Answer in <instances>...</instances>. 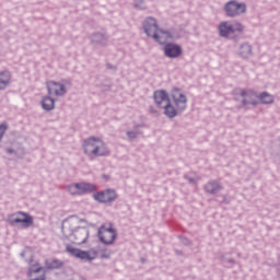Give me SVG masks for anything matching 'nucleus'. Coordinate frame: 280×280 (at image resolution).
I'll return each mask as SVG.
<instances>
[{
    "label": "nucleus",
    "mask_w": 280,
    "mask_h": 280,
    "mask_svg": "<svg viewBox=\"0 0 280 280\" xmlns=\"http://www.w3.org/2000/svg\"><path fill=\"white\" fill-rule=\"evenodd\" d=\"M143 30L145 34L151 36L160 45H165L170 38H172V33L170 31H163L159 28L156 20L153 18H148L143 23Z\"/></svg>",
    "instance_id": "nucleus-1"
},
{
    "label": "nucleus",
    "mask_w": 280,
    "mask_h": 280,
    "mask_svg": "<svg viewBox=\"0 0 280 280\" xmlns=\"http://www.w3.org/2000/svg\"><path fill=\"white\" fill-rule=\"evenodd\" d=\"M93 198L94 200H96V202L106 205L108 202H114V200H117V192L113 189H105L94 194Z\"/></svg>",
    "instance_id": "nucleus-10"
},
{
    "label": "nucleus",
    "mask_w": 280,
    "mask_h": 280,
    "mask_svg": "<svg viewBox=\"0 0 280 280\" xmlns=\"http://www.w3.org/2000/svg\"><path fill=\"white\" fill-rule=\"evenodd\" d=\"M45 266L48 270H58V268H62L65 264L59 259H50L45 261Z\"/></svg>",
    "instance_id": "nucleus-18"
},
{
    "label": "nucleus",
    "mask_w": 280,
    "mask_h": 280,
    "mask_svg": "<svg viewBox=\"0 0 280 280\" xmlns=\"http://www.w3.org/2000/svg\"><path fill=\"white\" fill-rule=\"evenodd\" d=\"M72 235L77 244H84L86 243V240H89V230L85 228H78L77 230H72Z\"/></svg>",
    "instance_id": "nucleus-15"
},
{
    "label": "nucleus",
    "mask_w": 280,
    "mask_h": 280,
    "mask_svg": "<svg viewBox=\"0 0 280 280\" xmlns=\"http://www.w3.org/2000/svg\"><path fill=\"white\" fill-rule=\"evenodd\" d=\"M83 152L88 156H108L110 150L106 147V143L102 139L91 137L83 142Z\"/></svg>",
    "instance_id": "nucleus-2"
},
{
    "label": "nucleus",
    "mask_w": 280,
    "mask_h": 280,
    "mask_svg": "<svg viewBox=\"0 0 280 280\" xmlns=\"http://www.w3.org/2000/svg\"><path fill=\"white\" fill-rule=\"evenodd\" d=\"M245 47H246L247 51H250V46L246 45Z\"/></svg>",
    "instance_id": "nucleus-26"
},
{
    "label": "nucleus",
    "mask_w": 280,
    "mask_h": 280,
    "mask_svg": "<svg viewBox=\"0 0 280 280\" xmlns=\"http://www.w3.org/2000/svg\"><path fill=\"white\" fill-rule=\"evenodd\" d=\"M47 91L50 95L55 97H60L67 93V89L62 83L55 82V81H48L46 83Z\"/></svg>",
    "instance_id": "nucleus-12"
},
{
    "label": "nucleus",
    "mask_w": 280,
    "mask_h": 280,
    "mask_svg": "<svg viewBox=\"0 0 280 280\" xmlns=\"http://www.w3.org/2000/svg\"><path fill=\"white\" fill-rule=\"evenodd\" d=\"M154 102L159 106V108H163L170 101V94H167L163 90H159L154 92Z\"/></svg>",
    "instance_id": "nucleus-14"
},
{
    "label": "nucleus",
    "mask_w": 280,
    "mask_h": 280,
    "mask_svg": "<svg viewBox=\"0 0 280 280\" xmlns=\"http://www.w3.org/2000/svg\"><path fill=\"white\" fill-rule=\"evenodd\" d=\"M73 222L72 219H67L63 224H62V229H68V226H71V223Z\"/></svg>",
    "instance_id": "nucleus-24"
},
{
    "label": "nucleus",
    "mask_w": 280,
    "mask_h": 280,
    "mask_svg": "<svg viewBox=\"0 0 280 280\" xmlns=\"http://www.w3.org/2000/svg\"><path fill=\"white\" fill-rule=\"evenodd\" d=\"M9 223L21 226V229H31L34 226V217L27 212L18 211L9 215Z\"/></svg>",
    "instance_id": "nucleus-3"
},
{
    "label": "nucleus",
    "mask_w": 280,
    "mask_h": 280,
    "mask_svg": "<svg viewBox=\"0 0 280 280\" xmlns=\"http://www.w3.org/2000/svg\"><path fill=\"white\" fill-rule=\"evenodd\" d=\"M95 189L97 187L91 183H75L68 186V191L71 196H84V194H91Z\"/></svg>",
    "instance_id": "nucleus-5"
},
{
    "label": "nucleus",
    "mask_w": 280,
    "mask_h": 280,
    "mask_svg": "<svg viewBox=\"0 0 280 280\" xmlns=\"http://www.w3.org/2000/svg\"><path fill=\"white\" fill-rule=\"evenodd\" d=\"M5 130H8V124H1L0 125V141L3 139V136L5 135Z\"/></svg>",
    "instance_id": "nucleus-23"
},
{
    "label": "nucleus",
    "mask_w": 280,
    "mask_h": 280,
    "mask_svg": "<svg viewBox=\"0 0 280 280\" xmlns=\"http://www.w3.org/2000/svg\"><path fill=\"white\" fill-rule=\"evenodd\" d=\"M67 253H70V255H73V257H77L78 259H84L85 261H93L95 257H97V252L94 249H90L88 252L68 246Z\"/></svg>",
    "instance_id": "nucleus-8"
},
{
    "label": "nucleus",
    "mask_w": 280,
    "mask_h": 280,
    "mask_svg": "<svg viewBox=\"0 0 280 280\" xmlns=\"http://www.w3.org/2000/svg\"><path fill=\"white\" fill-rule=\"evenodd\" d=\"M98 237L103 244H113L117 238V231L110 223H105L98 230Z\"/></svg>",
    "instance_id": "nucleus-6"
},
{
    "label": "nucleus",
    "mask_w": 280,
    "mask_h": 280,
    "mask_svg": "<svg viewBox=\"0 0 280 280\" xmlns=\"http://www.w3.org/2000/svg\"><path fill=\"white\" fill-rule=\"evenodd\" d=\"M171 98L177 110H185L187 108V96L178 88L171 91Z\"/></svg>",
    "instance_id": "nucleus-7"
},
{
    "label": "nucleus",
    "mask_w": 280,
    "mask_h": 280,
    "mask_svg": "<svg viewBox=\"0 0 280 280\" xmlns=\"http://www.w3.org/2000/svg\"><path fill=\"white\" fill-rule=\"evenodd\" d=\"M206 189L209 194H215L220 189V186L217 183H210L206 186Z\"/></svg>",
    "instance_id": "nucleus-22"
},
{
    "label": "nucleus",
    "mask_w": 280,
    "mask_h": 280,
    "mask_svg": "<svg viewBox=\"0 0 280 280\" xmlns=\"http://www.w3.org/2000/svg\"><path fill=\"white\" fill-rule=\"evenodd\" d=\"M162 108L164 110V115L170 119H174V117L178 115V110H180L177 107L175 108L172 106V101L166 103Z\"/></svg>",
    "instance_id": "nucleus-16"
},
{
    "label": "nucleus",
    "mask_w": 280,
    "mask_h": 280,
    "mask_svg": "<svg viewBox=\"0 0 280 280\" xmlns=\"http://www.w3.org/2000/svg\"><path fill=\"white\" fill-rule=\"evenodd\" d=\"M42 107L44 108V110H54V108L56 107V101H54V98L49 96H45L42 100Z\"/></svg>",
    "instance_id": "nucleus-19"
},
{
    "label": "nucleus",
    "mask_w": 280,
    "mask_h": 280,
    "mask_svg": "<svg viewBox=\"0 0 280 280\" xmlns=\"http://www.w3.org/2000/svg\"><path fill=\"white\" fill-rule=\"evenodd\" d=\"M11 80H12V75L10 74L9 71L0 72V91L8 89V86H10Z\"/></svg>",
    "instance_id": "nucleus-17"
},
{
    "label": "nucleus",
    "mask_w": 280,
    "mask_h": 280,
    "mask_svg": "<svg viewBox=\"0 0 280 280\" xmlns=\"http://www.w3.org/2000/svg\"><path fill=\"white\" fill-rule=\"evenodd\" d=\"M127 137H129V139H135V137H137V133H135L132 131H128Z\"/></svg>",
    "instance_id": "nucleus-25"
},
{
    "label": "nucleus",
    "mask_w": 280,
    "mask_h": 280,
    "mask_svg": "<svg viewBox=\"0 0 280 280\" xmlns=\"http://www.w3.org/2000/svg\"><path fill=\"white\" fill-rule=\"evenodd\" d=\"M244 32V25L240 22L231 24L229 22H222L219 24V34L223 38H228L231 34H242Z\"/></svg>",
    "instance_id": "nucleus-4"
},
{
    "label": "nucleus",
    "mask_w": 280,
    "mask_h": 280,
    "mask_svg": "<svg viewBox=\"0 0 280 280\" xmlns=\"http://www.w3.org/2000/svg\"><path fill=\"white\" fill-rule=\"evenodd\" d=\"M224 10L229 16H240V14L246 12V4L237 1H230L225 4Z\"/></svg>",
    "instance_id": "nucleus-9"
},
{
    "label": "nucleus",
    "mask_w": 280,
    "mask_h": 280,
    "mask_svg": "<svg viewBox=\"0 0 280 280\" xmlns=\"http://www.w3.org/2000/svg\"><path fill=\"white\" fill-rule=\"evenodd\" d=\"M164 56H166V58H180V56H183V46L174 43L165 44Z\"/></svg>",
    "instance_id": "nucleus-11"
},
{
    "label": "nucleus",
    "mask_w": 280,
    "mask_h": 280,
    "mask_svg": "<svg viewBox=\"0 0 280 280\" xmlns=\"http://www.w3.org/2000/svg\"><path fill=\"white\" fill-rule=\"evenodd\" d=\"M42 270L43 266H40L39 262H35L30 266L27 275L28 277H34V275H38V272H42Z\"/></svg>",
    "instance_id": "nucleus-20"
},
{
    "label": "nucleus",
    "mask_w": 280,
    "mask_h": 280,
    "mask_svg": "<svg viewBox=\"0 0 280 280\" xmlns=\"http://www.w3.org/2000/svg\"><path fill=\"white\" fill-rule=\"evenodd\" d=\"M241 96H242L243 106H248V105L257 106L258 104L257 100H259V96H257V93L253 91L242 90Z\"/></svg>",
    "instance_id": "nucleus-13"
},
{
    "label": "nucleus",
    "mask_w": 280,
    "mask_h": 280,
    "mask_svg": "<svg viewBox=\"0 0 280 280\" xmlns=\"http://www.w3.org/2000/svg\"><path fill=\"white\" fill-rule=\"evenodd\" d=\"M258 100L260 102V104H272V102H275V98L272 97V95L264 92L258 96Z\"/></svg>",
    "instance_id": "nucleus-21"
}]
</instances>
